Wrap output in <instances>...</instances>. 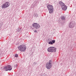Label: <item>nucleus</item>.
I'll return each mask as SVG.
<instances>
[{
  "label": "nucleus",
  "mask_w": 76,
  "mask_h": 76,
  "mask_svg": "<svg viewBox=\"0 0 76 76\" xmlns=\"http://www.w3.org/2000/svg\"><path fill=\"white\" fill-rule=\"evenodd\" d=\"M59 4H60L61 8L62 10L65 11L66 10L67 7L66 5H65V4L63 2L61 1H60L59 2Z\"/></svg>",
  "instance_id": "1"
},
{
  "label": "nucleus",
  "mask_w": 76,
  "mask_h": 76,
  "mask_svg": "<svg viewBox=\"0 0 76 76\" xmlns=\"http://www.w3.org/2000/svg\"><path fill=\"white\" fill-rule=\"evenodd\" d=\"M47 7L50 13H53V5L49 4L47 6Z\"/></svg>",
  "instance_id": "2"
},
{
  "label": "nucleus",
  "mask_w": 76,
  "mask_h": 76,
  "mask_svg": "<svg viewBox=\"0 0 76 76\" xmlns=\"http://www.w3.org/2000/svg\"><path fill=\"white\" fill-rule=\"evenodd\" d=\"M18 49L22 52H24L26 50V46L24 45H20L18 47Z\"/></svg>",
  "instance_id": "3"
},
{
  "label": "nucleus",
  "mask_w": 76,
  "mask_h": 76,
  "mask_svg": "<svg viewBox=\"0 0 76 76\" xmlns=\"http://www.w3.org/2000/svg\"><path fill=\"white\" fill-rule=\"evenodd\" d=\"M12 69V67L10 65H7L3 68L4 70L8 71V70H11Z\"/></svg>",
  "instance_id": "4"
},
{
  "label": "nucleus",
  "mask_w": 76,
  "mask_h": 76,
  "mask_svg": "<svg viewBox=\"0 0 76 76\" xmlns=\"http://www.w3.org/2000/svg\"><path fill=\"white\" fill-rule=\"evenodd\" d=\"M10 5V3L8 2H7L2 5L1 7L2 9H5V8H6V7H8Z\"/></svg>",
  "instance_id": "5"
},
{
  "label": "nucleus",
  "mask_w": 76,
  "mask_h": 76,
  "mask_svg": "<svg viewBox=\"0 0 76 76\" xmlns=\"http://www.w3.org/2000/svg\"><path fill=\"white\" fill-rule=\"evenodd\" d=\"M52 67V64L50 63H47L46 65V67L48 69H50Z\"/></svg>",
  "instance_id": "6"
},
{
  "label": "nucleus",
  "mask_w": 76,
  "mask_h": 76,
  "mask_svg": "<svg viewBox=\"0 0 76 76\" xmlns=\"http://www.w3.org/2000/svg\"><path fill=\"white\" fill-rule=\"evenodd\" d=\"M32 26L34 28L36 29H38V28H39L40 27V26L39 24L37 23H34L33 24Z\"/></svg>",
  "instance_id": "7"
},
{
  "label": "nucleus",
  "mask_w": 76,
  "mask_h": 76,
  "mask_svg": "<svg viewBox=\"0 0 76 76\" xmlns=\"http://www.w3.org/2000/svg\"><path fill=\"white\" fill-rule=\"evenodd\" d=\"M75 25V23H74L71 22L69 23V28H73L74 27V26Z\"/></svg>",
  "instance_id": "8"
},
{
  "label": "nucleus",
  "mask_w": 76,
  "mask_h": 76,
  "mask_svg": "<svg viewBox=\"0 0 76 76\" xmlns=\"http://www.w3.org/2000/svg\"><path fill=\"white\" fill-rule=\"evenodd\" d=\"M52 47H50L48 48L47 50L48 52H52Z\"/></svg>",
  "instance_id": "9"
},
{
  "label": "nucleus",
  "mask_w": 76,
  "mask_h": 76,
  "mask_svg": "<svg viewBox=\"0 0 76 76\" xmlns=\"http://www.w3.org/2000/svg\"><path fill=\"white\" fill-rule=\"evenodd\" d=\"M52 52H56V48L52 47Z\"/></svg>",
  "instance_id": "10"
},
{
  "label": "nucleus",
  "mask_w": 76,
  "mask_h": 76,
  "mask_svg": "<svg viewBox=\"0 0 76 76\" xmlns=\"http://www.w3.org/2000/svg\"><path fill=\"white\" fill-rule=\"evenodd\" d=\"M34 15L35 17H38V14L35 13L34 14Z\"/></svg>",
  "instance_id": "11"
},
{
  "label": "nucleus",
  "mask_w": 76,
  "mask_h": 76,
  "mask_svg": "<svg viewBox=\"0 0 76 76\" xmlns=\"http://www.w3.org/2000/svg\"><path fill=\"white\" fill-rule=\"evenodd\" d=\"M48 44H51V45H53V43L52 42H48Z\"/></svg>",
  "instance_id": "12"
},
{
  "label": "nucleus",
  "mask_w": 76,
  "mask_h": 76,
  "mask_svg": "<svg viewBox=\"0 0 76 76\" xmlns=\"http://www.w3.org/2000/svg\"><path fill=\"white\" fill-rule=\"evenodd\" d=\"M52 42L53 43V44H54V43H55V40H52Z\"/></svg>",
  "instance_id": "13"
},
{
  "label": "nucleus",
  "mask_w": 76,
  "mask_h": 76,
  "mask_svg": "<svg viewBox=\"0 0 76 76\" xmlns=\"http://www.w3.org/2000/svg\"><path fill=\"white\" fill-rule=\"evenodd\" d=\"M61 19H62V20H64L65 19V18L64 17H62Z\"/></svg>",
  "instance_id": "14"
},
{
  "label": "nucleus",
  "mask_w": 76,
  "mask_h": 76,
  "mask_svg": "<svg viewBox=\"0 0 76 76\" xmlns=\"http://www.w3.org/2000/svg\"><path fill=\"white\" fill-rule=\"evenodd\" d=\"M15 57H18V54H16L15 55Z\"/></svg>",
  "instance_id": "15"
},
{
  "label": "nucleus",
  "mask_w": 76,
  "mask_h": 76,
  "mask_svg": "<svg viewBox=\"0 0 76 76\" xmlns=\"http://www.w3.org/2000/svg\"><path fill=\"white\" fill-rule=\"evenodd\" d=\"M49 62H48V63H51V60H50L49 61Z\"/></svg>",
  "instance_id": "16"
},
{
  "label": "nucleus",
  "mask_w": 76,
  "mask_h": 76,
  "mask_svg": "<svg viewBox=\"0 0 76 76\" xmlns=\"http://www.w3.org/2000/svg\"><path fill=\"white\" fill-rule=\"evenodd\" d=\"M14 66H17V65L16 64H15V65H14Z\"/></svg>",
  "instance_id": "17"
},
{
  "label": "nucleus",
  "mask_w": 76,
  "mask_h": 76,
  "mask_svg": "<svg viewBox=\"0 0 76 76\" xmlns=\"http://www.w3.org/2000/svg\"><path fill=\"white\" fill-rule=\"evenodd\" d=\"M34 32H37V30H34Z\"/></svg>",
  "instance_id": "18"
}]
</instances>
